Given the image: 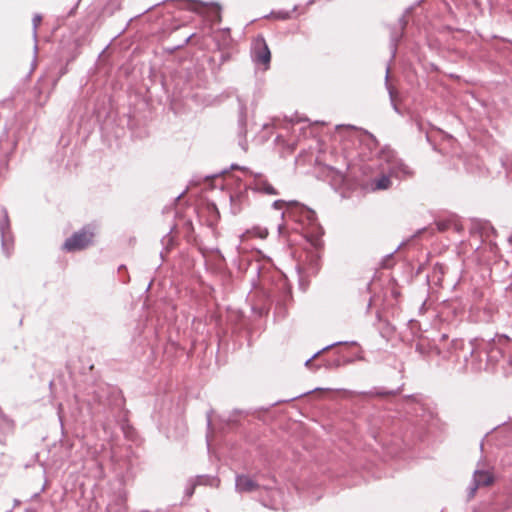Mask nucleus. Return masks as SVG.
<instances>
[{"label": "nucleus", "instance_id": "obj_1", "mask_svg": "<svg viewBox=\"0 0 512 512\" xmlns=\"http://www.w3.org/2000/svg\"><path fill=\"white\" fill-rule=\"evenodd\" d=\"M415 351L423 358L433 356L459 362L463 359L464 369L472 372H501L505 377L512 374V339L506 334H495L485 338L477 336L467 343L462 338H452L442 333L438 338L420 337Z\"/></svg>", "mask_w": 512, "mask_h": 512}, {"label": "nucleus", "instance_id": "obj_2", "mask_svg": "<svg viewBox=\"0 0 512 512\" xmlns=\"http://www.w3.org/2000/svg\"><path fill=\"white\" fill-rule=\"evenodd\" d=\"M283 207L285 210L282 211L281 218L293 222L290 228L292 233L299 235L305 242L307 271L310 275H316L321 266L324 228L319 223L316 212L307 205L297 200L283 199H277L272 203L274 210H280Z\"/></svg>", "mask_w": 512, "mask_h": 512}, {"label": "nucleus", "instance_id": "obj_3", "mask_svg": "<svg viewBox=\"0 0 512 512\" xmlns=\"http://www.w3.org/2000/svg\"><path fill=\"white\" fill-rule=\"evenodd\" d=\"M247 260L246 272L251 273L252 289L259 294L264 308L275 306V315L284 318L289 303L293 301L292 286L286 275L277 269L268 256Z\"/></svg>", "mask_w": 512, "mask_h": 512}, {"label": "nucleus", "instance_id": "obj_4", "mask_svg": "<svg viewBox=\"0 0 512 512\" xmlns=\"http://www.w3.org/2000/svg\"><path fill=\"white\" fill-rule=\"evenodd\" d=\"M93 400L98 402L91 407L92 414L105 431L117 425L124 436L131 439L134 428L129 422V411L125 408V398L117 387L107 386L95 392Z\"/></svg>", "mask_w": 512, "mask_h": 512}, {"label": "nucleus", "instance_id": "obj_5", "mask_svg": "<svg viewBox=\"0 0 512 512\" xmlns=\"http://www.w3.org/2000/svg\"><path fill=\"white\" fill-rule=\"evenodd\" d=\"M316 391H330L329 388H315L311 391L293 396L288 399L278 400L273 403H270L267 406H260L256 408H248V409H234L228 414H221L218 416L222 429L227 431H239L244 429L247 425H249L252 419L264 420V415L270 411V409L281 403H288L294 401L298 398H301L307 394H311Z\"/></svg>", "mask_w": 512, "mask_h": 512}, {"label": "nucleus", "instance_id": "obj_6", "mask_svg": "<svg viewBox=\"0 0 512 512\" xmlns=\"http://www.w3.org/2000/svg\"><path fill=\"white\" fill-rule=\"evenodd\" d=\"M381 158L387 163V173H382L372 180V190L381 191L390 188L392 185L391 177L406 179L413 176V170L402 159L398 158L397 153L389 147L381 150Z\"/></svg>", "mask_w": 512, "mask_h": 512}, {"label": "nucleus", "instance_id": "obj_7", "mask_svg": "<svg viewBox=\"0 0 512 512\" xmlns=\"http://www.w3.org/2000/svg\"><path fill=\"white\" fill-rule=\"evenodd\" d=\"M273 485L261 486L257 481L246 474H238L235 478L236 491L240 493L258 492L260 502L263 506L277 509L281 492L275 487V479L272 480Z\"/></svg>", "mask_w": 512, "mask_h": 512}, {"label": "nucleus", "instance_id": "obj_8", "mask_svg": "<svg viewBox=\"0 0 512 512\" xmlns=\"http://www.w3.org/2000/svg\"><path fill=\"white\" fill-rule=\"evenodd\" d=\"M149 79L152 83H160L162 90L171 102H176L189 94V82L182 71L173 70L167 78L150 68Z\"/></svg>", "mask_w": 512, "mask_h": 512}, {"label": "nucleus", "instance_id": "obj_9", "mask_svg": "<svg viewBox=\"0 0 512 512\" xmlns=\"http://www.w3.org/2000/svg\"><path fill=\"white\" fill-rule=\"evenodd\" d=\"M231 169H239L246 177H250V180L245 183L252 192L270 196L280 194L263 173L254 172L248 167L239 166L237 164H232Z\"/></svg>", "mask_w": 512, "mask_h": 512}, {"label": "nucleus", "instance_id": "obj_10", "mask_svg": "<svg viewBox=\"0 0 512 512\" xmlns=\"http://www.w3.org/2000/svg\"><path fill=\"white\" fill-rule=\"evenodd\" d=\"M93 237L94 227L91 224L84 225L65 240L62 249L70 253L82 251L92 244Z\"/></svg>", "mask_w": 512, "mask_h": 512}, {"label": "nucleus", "instance_id": "obj_11", "mask_svg": "<svg viewBox=\"0 0 512 512\" xmlns=\"http://www.w3.org/2000/svg\"><path fill=\"white\" fill-rule=\"evenodd\" d=\"M235 187L229 192L230 211L233 215L239 214L245 207L250 205L248 185L242 183L240 178L234 180Z\"/></svg>", "mask_w": 512, "mask_h": 512}, {"label": "nucleus", "instance_id": "obj_12", "mask_svg": "<svg viewBox=\"0 0 512 512\" xmlns=\"http://www.w3.org/2000/svg\"><path fill=\"white\" fill-rule=\"evenodd\" d=\"M81 52L82 51L78 48V44L71 43L68 39L61 40L57 51L58 62L64 64L59 71L60 77L68 72V65L74 62Z\"/></svg>", "mask_w": 512, "mask_h": 512}, {"label": "nucleus", "instance_id": "obj_13", "mask_svg": "<svg viewBox=\"0 0 512 512\" xmlns=\"http://www.w3.org/2000/svg\"><path fill=\"white\" fill-rule=\"evenodd\" d=\"M497 313L498 305L491 300H487L483 304H474L469 309V317L474 322H493Z\"/></svg>", "mask_w": 512, "mask_h": 512}, {"label": "nucleus", "instance_id": "obj_14", "mask_svg": "<svg viewBox=\"0 0 512 512\" xmlns=\"http://www.w3.org/2000/svg\"><path fill=\"white\" fill-rule=\"evenodd\" d=\"M251 57L253 62L258 66H262L264 70L270 67L271 51L262 35H258L255 38L251 48Z\"/></svg>", "mask_w": 512, "mask_h": 512}, {"label": "nucleus", "instance_id": "obj_15", "mask_svg": "<svg viewBox=\"0 0 512 512\" xmlns=\"http://www.w3.org/2000/svg\"><path fill=\"white\" fill-rule=\"evenodd\" d=\"M436 230L438 232H446L448 230H453L454 232L460 234L463 231V225L460 223L458 215L454 213H445L443 215H439L434 220Z\"/></svg>", "mask_w": 512, "mask_h": 512}, {"label": "nucleus", "instance_id": "obj_16", "mask_svg": "<svg viewBox=\"0 0 512 512\" xmlns=\"http://www.w3.org/2000/svg\"><path fill=\"white\" fill-rule=\"evenodd\" d=\"M137 329L139 330V336L143 334L146 346L150 347L152 352L155 353L158 348L161 329L152 320L147 321L143 327L139 324Z\"/></svg>", "mask_w": 512, "mask_h": 512}, {"label": "nucleus", "instance_id": "obj_17", "mask_svg": "<svg viewBox=\"0 0 512 512\" xmlns=\"http://www.w3.org/2000/svg\"><path fill=\"white\" fill-rule=\"evenodd\" d=\"M238 102V137H239V146L243 150H247L248 142L246 139L247 134V106L246 101L242 98V96H237Z\"/></svg>", "mask_w": 512, "mask_h": 512}, {"label": "nucleus", "instance_id": "obj_18", "mask_svg": "<svg viewBox=\"0 0 512 512\" xmlns=\"http://www.w3.org/2000/svg\"><path fill=\"white\" fill-rule=\"evenodd\" d=\"M0 233H1V245L4 253L9 256L10 246L12 245V235L10 228V220L7 209L3 206L0 207Z\"/></svg>", "mask_w": 512, "mask_h": 512}, {"label": "nucleus", "instance_id": "obj_19", "mask_svg": "<svg viewBox=\"0 0 512 512\" xmlns=\"http://www.w3.org/2000/svg\"><path fill=\"white\" fill-rule=\"evenodd\" d=\"M107 512H128L127 490L120 486L113 492L106 507Z\"/></svg>", "mask_w": 512, "mask_h": 512}, {"label": "nucleus", "instance_id": "obj_20", "mask_svg": "<svg viewBox=\"0 0 512 512\" xmlns=\"http://www.w3.org/2000/svg\"><path fill=\"white\" fill-rule=\"evenodd\" d=\"M491 512H512V489L503 490L494 496Z\"/></svg>", "mask_w": 512, "mask_h": 512}, {"label": "nucleus", "instance_id": "obj_21", "mask_svg": "<svg viewBox=\"0 0 512 512\" xmlns=\"http://www.w3.org/2000/svg\"><path fill=\"white\" fill-rule=\"evenodd\" d=\"M361 355H357L355 358L346 357L340 351H335L334 356L325 357L322 359V366L327 370H335L342 366L351 364L355 360H362Z\"/></svg>", "mask_w": 512, "mask_h": 512}, {"label": "nucleus", "instance_id": "obj_22", "mask_svg": "<svg viewBox=\"0 0 512 512\" xmlns=\"http://www.w3.org/2000/svg\"><path fill=\"white\" fill-rule=\"evenodd\" d=\"M472 232L477 233L484 240H491L497 236V231L488 220L475 219L472 222Z\"/></svg>", "mask_w": 512, "mask_h": 512}, {"label": "nucleus", "instance_id": "obj_23", "mask_svg": "<svg viewBox=\"0 0 512 512\" xmlns=\"http://www.w3.org/2000/svg\"><path fill=\"white\" fill-rule=\"evenodd\" d=\"M340 345L359 346V343L357 341L352 340V341H337V342L328 344V345L324 346L323 348H321L320 350L316 351L310 358H308L305 361L304 366L308 369H316V370L319 369L322 366V364H313V360L317 359L324 352H327V351L331 350L332 348H336Z\"/></svg>", "mask_w": 512, "mask_h": 512}, {"label": "nucleus", "instance_id": "obj_24", "mask_svg": "<svg viewBox=\"0 0 512 512\" xmlns=\"http://www.w3.org/2000/svg\"><path fill=\"white\" fill-rule=\"evenodd\" d=\"M399 22H400V26H401L400 31H397L394 28V29H392V31L390 33V42H389V48L391 51L390 62L393 61L394 58L396 57L398 44L402 40V37L404 35V30L408 23L405 14L399 18Z\"/></svg>", "mask_w": 512, "mask_h": 512}, {"label": "nucleus", "instance_id": "obj_25", "mask_svg": "<svg viewBox=\"0 0 512 512\" xmlns=\"http://www.w3.org/2000/svg\"><path fill=\"white\" fill-rule=\"evenodd\" d=\"M427 232H431V234H433V233H434V229H433V228H431L430 226H427V227H423V228L418 229V230H417L413 235H411V236H410V238H409V239H407L406 241H402V242L398 245V247L396 248V250H395V251H393V252H391V253L387 254V255L383 258V260L381 261V266H382L383 268H390V267H391V263H390V262L393 260L394 253H395V252H396V251H397L401 246H403V245H405V244L409 243L411 240H413V239H415V238H417V237H419V236H421L422 234L427 233Z\"/></svg>", "mask_w": 512, "mask_h": 512}, {"label": "nucleus", "instance_id": "obj_26", "mask_svg": "<svg viewBox=\"0 0 512 512\" xmlns=\"http://www.w3.org/2000/svg\"><path fill=\"white\" fill-rule=\"evenodd\" d=\"M398 392H399V388L389 390L384 387H374L370 391L360 392L359 394L364 395V396H369V397L387 398V397L397 395Z\"/></svg>", "mask_w": 512, "mask_h": 512}, {"label": "nucleus", "instance_id": "obj_27", "mask_svg": "<svg viewBox=\"0 0 512 512\" xmlns=\"http://www.w3.org/2000/svg\"><path fill=\"white\" fill-rule=\"evenodd\" d=\"M472 481L479 487L489 486L490 484L493 483L494 478L492 474L486 470H475L473 473Z\"/></svg>", "mask_w": 512, "mask_h": 512}, {"label": "nucleus", "instance_id": "obj_28", "mask_svg": "<svg viewBox=\"0 0 512 512\" xmlns=\"http://www.w3.org/2000/svg\"><path fill=\"white\" fill-rule=\"evenodd\" d=\"M68 41L71 43L78 44V48L82 51V47L89 45L92 41L91 28L87 27L79 35L73 38H68Z\"/></svg>", "mask_w": 512, "mask_h": 512}, {"label": "nucleus", "instance_id": "obj_29", "mask_svg": "<svg viewBox=\"0 0 512 512\" xmlns=\"http://www.w3.org/2000/svg\"><path fill=\"white\" fill-rule=\"evenodd\" d=\"M336 129L337 130H341V129H349V130H352L354 133L356 132H362L363 133V136L364 138L368 141V146L371 148V146H377L378 144V141L377 139L375 138L374 135H372L370 132L366 131V130H362V129H358L357 127L353 126V125H343V124H340V125H337L336 126Z\"/></svg>", "mask_w": 512, "mask_h": 512}, {"label": "nucleus", "instance_id": "obj_30", "mask_svg": "<svg viewBox=\"0 0 512 512\" xmlns=\"http://www.w3.org/2000/svg\"><path fill=\"white\" fill-rule=\"evenodd\" d=\"M298 10V5H294L291 11L288 10H272L269 14L264 15L263 18H274L277 20H289L292 18V13Z\"/></svg>", "mask_w": 512, "mask_h": 512}, {"label": "nucleus", "instance_id": "obj_31", "mask_svg": "<svg viewBox=\"0 0 512 512\" xmlns=\"http://www.w3.org/2000/svg\"><path fill=\"white\" fill-rule=\"evenodd\" d=\"M493 39H496L499 41L498 43H495L493 45L494 50H496L498 52H503V53L508 52V53L512 54V49L510 48V47H512V40L498 36V35H493Z\"/></svg>", "mask_w": 512, "mask_h": 512}, {"label": "nucleus", "instance_id": "obj_32", "mask_svg": "<svg viewBox=\"0 0 512 512\" xmlns=\"http://www.w3.org/2000/svg\"><path fill=\"white\" fill-rule=\"evenodd\" d=\"M328 170L330 171V175L332 180L338 184L339 186H344L347 182V176L346 174L333 166H327Z\"/></svg>", "mask_w": 512, "mask_h": 512}, {"label": "nucleus", "instance_id": "obj_33", "mask_svg": "<svg viewBox=\"0 0 512 512\" xmlns=\"http://www.w3.org/2000/svg\"><path fill=\"white\" fill-rule=\"evenodd\" d=\"M177 229V225L174 224L169 231L162 237L161 244L163 245V250L169 252L175 245V238L171 235Z\"/></svg>", "mask_w": 512, "mask_h": 512}, {"label": "nucleus", "instance_id": "obj_34", "mask_svg": "<svg viewBox=\"0 0 512 512\" xmlns=\"http://www.w3.org/2000/svg\"><path fill=\"white\" fill-rule=\"evenodd\" d=\"M389 73H390V65L388 64L387 65V68H386V75H385V86H386V89L388 91V94H389V97H390V101H391V105L394 109V111L398 114L401 113L398 105L396 104L395 102V99H394V89L392 87V85L389 83Z\"/></svg>", "mask_w": 512, "mask_h": 512}, {"label": "nucleus", "instance_id": "obj_35", "mask_svg": "<svg viewBox=\"0 0 512 512\" xmlns=\"http://www.w3.org/2000/svg\"><path fill=\"white\" fill-rule=\"evenodd\" d=\"M42 15L41 14H35L33 16V19H32V28H33V38H34V41H35V45H34V52L36 53L37 50H38V46H37V29H38V26L40 25V23L42 22Z\"/></svg>", "mask_w": 512, "mask_h": 512}, {"label": "nucleus", "instance_id": "obj_36", "mask_svg": "<svg viewBox=\"0 0 512 512\" xmlns=\"http://www.w3.org/2000/svg\"><path fill=\"white\" fill-rule=\"evenodd\" d=\"M444 273H445V266L443 264L436 263L433 266V275H432L433 281H435V279H436V282L439 283L441 281Z\"/></svg>", "mask_w": 512, "mask_h": 512}, {"label": "nucleus", "instance_id": "obj_37", "mask_svg": "<svg viewBox=\"0 0 512 512\" xmlns=\"http://www.w3.org/2000/svg\"><path fill=\"white\" fill-rule=\"evenodd\" d=\"M117 272H118L119 280L123 284H128L130 282V276H129L128 269H127L126 265L121 264L118 267Z\"/></svg>", "mask_w": 512, "mask_h": 512}, {"label": "nucleus", "instance_id": "obj_38", "mask_svg": "<svg viewBox=\"0 0 512 512\" xmlns=\"http://www.w3.org/2000/svg\"><path fill=\"white\" fill-rule=\"evenodd\" d=\"M219 482V479L217 477H211L207 475H202L197 477L196 485H206L209 484L210 486H213L215 483Z\"/></svg>", "mask_w": 512, "mask_h": 512}, {"label": "nucleus", "instance_id": "obj_39", "mask_svg": "<svg viewBox=\"0 0 512 512\" xmlns=\"http://www.w3.org/2000/svg\"><path fill=\"white\" fill-rule=\"evenodd\" d=\"M502 166L504 167L507 175L512 178V154L507 155L505 159H502Z\"/></svg>", "mask_w": 512, "mask_h": 512}, {"label": "nucleus", "instance_id": "obj_40", "mask_svg": "<svg viewBox=\"0 0 512 512\" xmlns=\"http://www.w3.org/2000/svg\"><path fill=\"white\" fill-rule=\"evenodd\" d=\"M253 236L259 238H266L268 236V230L266 228L255 227L252 230Z\"/></svg>", "mask_w": 512, "mask_h": 512}, {"label": "nucleus", "instance_id": "obj_41", "mask_svg": "<svg viewBox=\"0 0 512 512\" xmlns=\"http://www.w3.org/2000/svg\"><path fill=\"white\" fill-rule=\"evenodd\" d=\"M478 488L479 486L472 481L467 490V500H470L475 496Z\"/></svg>", "mask_w": 512, "mask_h": 512}, {"label": "nucleus", "instance_id": "obj_42", "mask_svg": "<svg viewBox=\"0 0 512 512\" xmlns=\"http://www.w3.org/2000/svg\"><path fill=\"white\" fill-rule=\"evenodd\" d=\"M230 58H231V55H230V53H229V52H222V53L220 54L219 67H220L222 64L226 63L227 61H229V60H230Z\"/></svg>", "mask_w": 512, "mask_h": 512}, {"label": "nucleus", "instance_id": "obj_43", "mask_svg": "<svg viewBox=\"0 0 512 512\" xmlns=\"http://www.w3.org/2000/svg\"><path fill=\"white\" fill-rule=\"evenodd\" d=\"M454 31H461V30L458 29V28H454V27H452L450 25H444V26H442V28L440 30L441 33H444V32L452 33Z\"/></svg>", "mask_w": 512, "mask_h": 512}, {"label": "nucleus", "instance_id": "obj_44", "mask_svg": "<svg viewBox=\"0 0 512 512\" xmlns=\"http://www.w3.org/2000/svg\"><path fill=\"white\" fill-rule=\"evenodd\" d=\"M278 232L281 236H284L288 233V227L287 224L282 223L278 225Z\"/></svg>", "mask_w": 512, "mask_h": 512}, {"label": "nucleus", "instance_id": "obj_45", "mask_svg": "<svg viewBox=\"0 0 512 512\" xmlns=\"http://www.w3.org/2000/svg\"><path fill=\"white\" fill-rule=\"evenodd\" d=\"M212 413H213V410H210L206 414V421H207V428H208V430H210L211 427H212V417H211Z\"/></svg>", "mask_w": 512, "mask_h": 512}, {"label": "nucleus", "instance_id": "obj_46", "mask_svg": "<svg viewBox=\"0 0 512 512\" xmlns=\"http://www.w3.org/2000/svg\"><path fill=\"white\" fill-rule=\"evenodd\" d=\"M226 172H227V170H226V169H224V170H222V171H220V172H218V173H215V174L205 175V176L203 177V179H204V180H210V179L216 178V177H218L220 174H223V173H226Z\"/></svg>", "mask_w": 512, "mask_h": 512}, {"label": "nucleus", "instance_id": "obj_47", "mask_svg": "<svg viewBox=\"0 0 512 512\" xmlns=\"http://www.w3.org/2000/svg\"><path fill=\"white\" fill-rule=\"evenodd\" d=\"M209 209H210V211H211L213 214H215V216H216L217 218H219V217H220V213H219V211H218V208H217V206H216L214 203H212V204L209 206Z\"/></svg>", "mask_w": 512, "mask_h": 512}, {"label": "nucleus", "instance_id": "obj_48", "mask_svg": "<svg viewBox=\"0 0 512 512\" xmlns=\"http://www.w3.org/2000/svg\"><path fill=\"white\" fill-rule=\"evenodd\" d=\"M78 5H79V1L68 11L67 17H71L76 13Z\"/></svg>", "mask_w": 512, "mask_h": 512}, {"label": "nucleus", "instance_id": "obj_49", "mask_svg": "<svg viewBox=\"0 0 512 512\" xmlns=\"http://www.w3.org/2000/svg\"><path fill=\"white\" fill-rule=\"evenodd\" d=\"M162 2H163V0H162L161 2H159V3H156V4H154V5L150 6V7H148L144 12H141V15H144V13L149 12V11H151L152 9L156 8V7H159V6H161V5H164L165 3H162Z\"/></svg>", "mask_w": 512, "mask_h": 512}, {"label": "nucleus", "instance_id": "obj_50", "mask_svg": "<svg viewBox=\"0 0 512 512\" xmlns=\"http://www.w3.org/2000/svg\"><path fill=\"white\" fill-rule=\"evenodd\" d=\"M307 120H308L307 118H300V117H298V115H297V114L295 115V118H294V117H291V119H290V121H291L292 123H295V122H296V123H298V122H301V121H307Z\"/></svg>", "mask_w": 512, "mask_h": 512}, {"label": "nucleus", "instance_id": "obj_51", "mask_svg": "<svg viewBox=\"0 0 512 512\" xmlns=\"http://www.w3.org/2000/svg\"><path fill=\"white\" fill-rule=\"evenodd\" d=\"M339 391H342L346 396H353L356 394V392L346 389H340Z\"/></svg>", "mask_w": 512, "mask_h": 512}, {"label": "nucleus", "instance_id": "obj_52", "mask_svg": "<svg viewBox=\"0 0 512 512\" xmlns=\"http://www.w3.org/2000/svg\"><path fill=\"white\" fill-rule=\"evenodd\" d=\"M358 482H359L358 479H354V478L351 480H348V479L346 480L347 485H356V484H358Z\"/></svg>", "mask_w": 512, "mask_h": 512}, {"label": "nucleus", "instance_id": "obj_53", "mask_svg": "<svg viewBox=\"0 0 512 512\" xmlns=\"http://www.w3.org/2000/svg\"><path fill=\"white\" fill-rule=\"evenodd\" d=\"M193 491H194V486H192L191 488H187L186 489V495L189 496V497L192 496Z\"/></svg>", "mask_w": 512, "mask_h": 512}, {"label": "nucleus", "instance_id": "obj_54", "mask_svg": "<svg viewBox=\"0 0 512 512\" xmlns=\"http://www.w3.org/2000/svg\"><path fill=\"white\" fill-rule=\"evenodd\" d=\"M392 295H393V297H394L395 299H397V298L400 296V293H399L397 290L393 289V290H392Z\"/></svg>", "mask_w": 512, "mask_h": 512}, {"label": "nucleus", "instance_id": "obj_55", "mask_svg": "<svg viewBox=\"0 0 512 512\" xmlns=\"http://www.w3.org/2000/svg\"><path fill=\"white\" fill-rule=\"evenodd\" d=\"M424 269V265H419V267L417 268L416 270V275L420 274L422 272V270Z\"/></svg>", "mask_w": 512, "mask_h": 512}, {"label": "nucleus", "instance_id": "obj_56", "mask_svg": "<svg viewBox=\"0 0 512 512\" xmlns=\"http://www.w3.org/2000/svg\"><path fill=\"white\" fill-rule=\"evenodd\" d=\"M372 437L375 439L376 442H381V440L378 439V435H376L374 432L372 433Z\"/></svg>", "mask_w": 512, "mask_h": 512}, {"label": "nucleus", "instance_id": "obj_57", "mask_svg": "<svg viewBox=\"0 0 512 512\" xmlns=\"http://www.w3.org/2000/svg\"><path fill=\"white\" fill-rule=\"evenodd\" d=\"M200 183V179H192L191 180V184H199Z\"/></svg>", "mask_w": 512, "mask_h": 512}, {"label": "nucleus", "instance_id": "obj_58", "mask_svg": "<svg viewBox=\"0 0 512 512\" xmlns=\"http://www.w3.org/2000/svg\"><path fill=\"white\" fill-rule=\"evenodd\" d=\"M25 512H37L34 508H26Z\"/></svg>", "mask_w": 512, "mask_h": 512}, {"label": "nucleus", "instance_id": "obj_59", "mask_svg": "<svg viewBox=\"0 0 512 512\" xmlns=\"http://www.w3.org/2000/svg\"><path fill=\"white\" fill-rule=\"evenodd\" d=\"M373 297H370L369 303L367 305V309L369 310L372 305Z\"/></svg>", "mask_w": 512, "mask_h": 512}, {"label": "nucleus", "instance_id": "obj_60", "mask_svg": "<svg viewBox=\"0 0 512 512\" xmlns=\"http://www.w3.org/2000/svg\"><path fill=\"white\" fill-rule=\"evenodd\" d=\"M160 257H161V259L163 261L165 260V255H164V251L163 250L160 252Z\"/></svg>", "mask_w": 512, "mask_h": 512}, {"label": "nucleus", "instance_id": "obj_61", "mask_svg": "<svg viewBox=\"0 0 512 512\" xmlns=\"http://www.w3.org/2000/svg\"><path fill=\"white\" fill-rule=\"evenodd\" d=\"M426 140L431 143V138H430V135L428 133H426Z\"/></svg>", "mask_w": 512, "mask_h": 512}, {"label": "nucleus", "instance_id": "obj_62", "mask_svg": "<svg viewBox=\"0 0 512 512\" xmlns=\"http://www.w3.org/2000/svg\"><path fill=\"white\" fill-rule=\"evenodd\" d=\"M412 9H413V7H412V6H411V7H408V8L406 9V13H410V12L412 11Z\"/></svg>", "mask_w": 512, "mask_h": 512}, {"label": "nucleus", "instance_id": "obj_63", "mask_svg": "<svg viewBox=\"0 0 512 512\" xmlns=\"http://www.w3.org/2000/svg\"><path fill=\"white\" fill-rule=\"evenodd\" d=\"M223 32H225L227 34H230V29L229 28H225V29H223Z\"/></svg>", "mask_w": 512, "mask_h": 512}, {"label": "nucleus", "instance_id": "obj_64", "mask_svg": "<svg viewBox=\"0 0 512 512\" xmlns=\"http://www.w3.org/2000/svg\"><path fill=\"white\" fill-rule=\"evenodd\" d=\"M314 2H315V0H309V1L307 2V5H312Z\"/></svg>", "mask_w": 512, "mask_h": 512}]
</instances>
